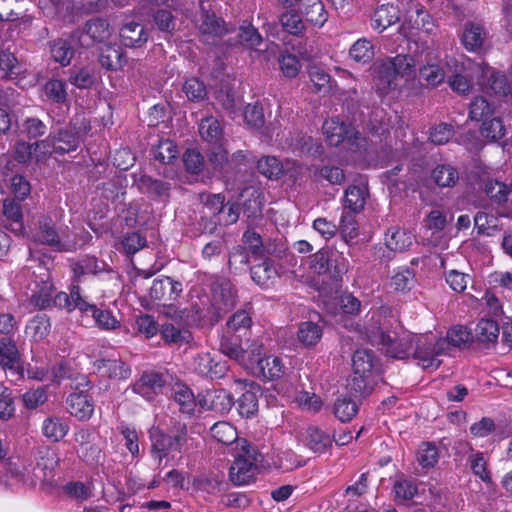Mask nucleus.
I'll list each match as a JSON object with an SVG mask.
<instances>
[{
	"instance_id": "1",
	"label": "nucleus",
	"mask_w": 512,
	"mask_h": 512,
	"mask_svg": "<svg viewBox=\"0 0 512 512\" xmlns=\"http://www.w3.org/2000/svg\"><path fill=\"white\" fill-rule=\"evenodd\" d=\"M472 341L471 331L466 326L456 325L448 330L445 338H439L434 343L431 339L430 342L420 339L414 352V357L424 369H437L441 364L437 356L447 354L450 347L466 348Z\"/></svg>"
},
{
	"instance_id": "18",
	"label": "nucleus",
	"mask_w": 512,
	"mask_h": 512,
	"mask_svg": "<svg viewBox=\"0 0 512 512\" xmlns=\"http://www.w3.org/2000/svg\"><path fill=\"white\" fill-rule=\"evenodd\" d=\"M194 369L201 376L219 379L224 377L228 367L226 362L215 361L210 354H200L194 359Z\"/></svg>"
},
{
	"instance_id": "47",
	"label": "nucleus",
	"mask_w": 512,
	"mask_h": 512,
	"mask_svg": "<svg viewBox=\"0 0 512 512\" xmlns=\"http://www.w3.org/2000/svg\"><path fill=\"white\" fill-rule=\"evenodd\" d=\"M69 426L60 418L50 417L44 420L42 432L48 439L58 442L68 433Z\"/></svg>"
},
{
	"instance_id": "32",
	"label": "nucleus",
	"mask_w": 512,
	"mask_h": 512,
	"mask_svg": "<svg viewBox=\"0 0 512 512\" xmlns=\"http://www.w3.org/2000/svg\"><path fill=\"white\" fill-rule=\"evenodd\" d=\"M279 21L283 30L293 36H302L306 31V25L298 9L286 10L280 15Z\"/></svg>"
},
{
	"instance_id": "56",
	"label": "nucleus",
	"mask_w": 512,
	"mask_h": 512,
	"mask_svg": "<svg viewBox=\"0 0 512 512\" xmlns=\"http://www.w3.org/2000/svg\"><path fill=\"white\" fill-rule=\"evenodd\" d=\"M174 400L179 405V410L184 413L191 415L195 409V398L194 394L187 386L180 385L174 390Z\"/></svg>"
},
{
	"instance_id": "19",
	"label": "nucleus",
	"mask_w": 512,
	"mask_h": 512,
	"mask_svg": "<svg viewBox=\"0 0 512 512\" xmlns=\"http://www.w3.org/2000/svg\"><path fill=\"white\" fill-rule=\"evenodd\" d=\"M35 289L31 295L30 302L39 309H45L51 305L53 284L47 271L40 274L39 280H35Z\"/></svg>"
},
{
	"instance_id": "57",
	"label": "nucleus",
	"mask_w": 512,
	"mask_h": 512,
	"mask_svg": "<svg viewBox=\"0 0 512 512\" xmlns=\"http://www.w3.org/2000/svg\"><path fill=\"white\" fill-rule=\"evenodd\" d=\"M201 211L219 217L225 211V196L223 194H201Z\"/></svg>"
},
{
	"instance_id": "40",
	"label": "nucleus",
	"mask_w": 512,
	"mask_h": 512,
	"mask_svg": "<svg viewBox=\"0 0 512 512\" xmlns=\"http://www.w3.org/2000/svg\"><path fill=\"white\" fill-rule=\"evenodd\" d=\"M422 56L423 51L421 54H417L415 56L408 54H398L387 62L398 75L404 76L411 74L413 67L423 63Z\"/></svg>"
},
{
	"instance_id": "5",
	"label": "nucleus",
	"mask_w": 512,
	"mask_h": 512,
	"mask_svg": "<svg viewBox=\"0 0 512 512\" xmlns=\"http://www.w3.org/2000/svg\"><path fill=\"white\" fill-rule=\"evenodd\" d=\"M310 268L318 275H327L333 281L341 280L347 271L344 257L330 248H322L310 256Z\"/></svg>"
},
{
	"instance_id": "28",
	"label": "nucleus",
	"mask_w": 512,
	"mask_h": 512,
	"mask_svg": "<svg viewBox=\"0 0 512 512\" xmlns=\"http://www.w3.org/2000/svg\"><path fill=\"white\" fill-rule=\"evenodd\" d=\"M37 242L62 250L59 235L55 229L52 219L42 217L38 221V230L34 235Z\"/></svg>"
},
{
	"instance_id": "11",
	"label": "nucleus",
	"mask_w": 512,
	"mask_h": 512,
	"mask_svg": "<svg viewBox=\"0 0 512 512\" xmlns=\"http://www.w3.org/2000/svg\"><path fill=\"white\" fill-rule=\"evenodd\" d=\"M476 72L480 73L477 83L488 93L504 95L508 89L507 79L504 74L494 71L487 65H473Z\"/></svg>"
},
{
	"instance_id": "15",
	"label": "nucleus",
	"mask_w": 512,
	"mask_h": 512,
	"mask_svg": "<svg viewBox=\"0 0 512 512\" xmlns=\"http://www.w3.org/2000/svg\"><path fill=\"white\" fill-rule=\"evenodd\" d=\"M73 297L78 301L76 303L78 310L81 313L90 314L99 328L110 330L119 326V321L110 311L102 310L94 304H89L81 295H78L76 291Z\"/></svg>"
},
{
	"instance_id": "42",
	"label": "nucleus",
	"mask_w": 512,
	"mask_h": 512,
	"mask_svg": "<svg viewBox=\"0 0 512 512\" xmlns=\"http://www.w3.org/2000/svg\"><path fill=\"white\" fill-rule=\"evenodd\" d=\"M367 190L359 186H349L345 191L344 210L360 212L366 203Z\"/></svg>"
},
{
	"instance_id": "16",
	"label": "nucleus",
	"mask_w": 512,
	"mask_h": 512,
	"mask_svg": "<svg viewBox=\"0 0 512 512\" xmlns=\"http://www.w3.org/2000/svg\"><path fill=\"white\" fill-rule=\"evenodd\" d=\"M254 364L251 369L252 373L263 380L274 381L285 373V366L278 356H264L262 360H257Z\"/></svg>"
},
{
	"instance_id": "12",
	"label": "nucleus",
	"mask_w": 512,
	"mask_h": 512,
	"mask_svg": "<svg viewBox=\"0 0 512 512\" xmlns=\"http://www.w3.org/2000/svg\"><path fill=\"white\" fill-rule=\"evenodd\" d=\"M138 190L153 200L166 202L170 198L171 184L142 174L134 180Z\"/></svg>"
},
{
	"instance_id": "22",
	"label": "nucleus",
	"mask_w": 512,
	"mask_h": 512,
	"mask_svg": "<svg viewBox=\"0 0 512 512\" xmlns=\"http://www.w3.org/2000/svg\"><path fill=\"white\" fill-rule=\"evenodd\" d=\"M297 9L313 25L322 27L328 20V13L321 0H300Z\"/></svg>"
},
{
	"instance_id": "41",
	"label": "nucleus",
	"mask_w": 512,
	"mask_h": 512,
	"mask_svg": "<svg viewBox=\"0 0 512 512\" xmlns=\"http://www.w3.org/2000/svg\"><path fill=\"white\" fill-rule=\"evenodd\" d=\"M431 176L439 187H453L459 180L457 169L450 164L437 165Z\"/></svg>"
},
{
	"instance_id": "17",
	"label": "nucleus",
	"mask_w": 512,
	"mask_h": 512,
	"mask_svg": "<svg viewBox=\"0 0 512 512\" xmlns=\"http://www.w3.org/2000/svg\"><path fill=\"white\" fill-rule=\"evenodd\" d=\"M165 382L163 375L156 372H146L133 385V390L145 399L153 400L155 396L162 392Z\"/></svg>"
},
{
	"instance_id": "21",
	"label": "nucleus",
	"mask_w": 512,
	"mask_h": 512,
	"mask_svg": "<svg viewBox=\"0 0 512 512\" xmlns=\"http://www.w3.org/2000/svg\"><path fill=\"white\" fill-rule=\"evenodd\" d=\"M400 20L398 7L392 4H383L375 9L371 16V26L378 32H383L388 27Z\"/></svg>"
},
{
	"instance_id": "20",
	"label": "nucleus",
	"mask_w": 512,
	"mask_h": 512,
	"mask_svg": "<svg viewBox=\"0 0 512 512\" xmlns=\"http://www.w3.org/2000/svg\"><path fill=\"white\" fill-rule=\"evenodd\" d=\"M66 404L68 412L80 420L89 419L94 411V404L84 390L70 394Z\"/></svg>"
},
{
	"instance_id": "10",
	"label": "nucleus",
	"mask_w": 512,
	"mask_h": 512,
	"mask_svg": "<svg viewBox=\"0 0 512 512\" xmlns=\"http://www.w3.org/2000/svg\"><path fill=\"white\" fill-rule=\"evenodd\" d=\"M183 291V284L170 277L155 279L150 288V297L163 306H170Z\"/></svg>"
},
{
	"instance_id": "38",
	"label": "nucleus",
	"mask_w": 512,
	"mask_h": 512,
	"mask_svg": "<svg viewBox=\"0 0 512 512\" xmlns=\"http://www.w3.org/2000/svg\"><path fill=\"white\" fill-rule=\"evenodd\" d=\"M3 214L11 221L10 229L15 233L23 230V214L20 200L7 198L3 202Z\"/></svg>"
},
{
	"instance_id": "51",
	"label": "nucleus",
	"mask_w": 512,
	"mask_h": 512,
	"mask_svg": "<svg viewBox=\"0 0 512 512\" xmlns=\"http://www.w3.org/2000/svg\"><path fill=\"white\" fill-rule=\"evenodd\" d=\"M50 53L56 62L62 66H67L73 58L74 50L69 41L57 39L50 42Z\"/></svg>"
},
{
	"instance_id": "27",
	"label": "nucleus",
	"mask_w": 512,
	"mask_h": 512,
	"mask_svg": "<svg viewBox=\"0 0 512 512\" xmlns=\"http://www.w3.org/2000/svg\"><path fill=\"white\" fill-rule=\"evenodd\" d=\"M350 127V124L340 121L339 118H331L324 121L322 130L328 143L338 146L346 140Z\"/></svg>"
},
{
	"instance_id": "54",
	"label": "nucleus",
	"mask_w": 512,
	"mask_h": 512,
	"mask_svg": "<svg viewBox=\"0 0 512 512\" xmlns=\"http://www.w3.org/2000/svg\"><path fill=\"white\" fill-rule=\"evenodd\" d=\"M419 77L426 86L436 87L447 77L444 68L439 64H427L419 68Z\"/></svg>"
},
{
	"instance_id": "23",
	"label": "nucleus",
	"mask_w": 512,
	"mask_h": 512,
	"mask_svg": "<svg viewBox=\"0 0 512 512\" xmlns=\"http://www.w3.org/2000/svg\"><path fill=\"white\" fill-rule=\"evenodd\" d=\"M58 10L70 13H93L104 9L108 0H51Z\"/></svg>"
},
{
	"instance_id": "49",
	"label": "nucleus",
	"mask_w": 512,
	"mask_h": 512,
	"mask_svg": "<svg viewBox=\"0 0 512 512\" xmlns=\"http://www.w3.org/2000/svg\"><path fill=\"white\" fill-rule=\"evenodd\" d=\"M252 325V319L245 310H238L227 321V332L247 336Z\"/></svg>"
},
{
	"instance_id": "35",
	"label": "nucleus",
	"mask_w": 512,
	"mask_h": 512,
	"mask_svg": "<svg viewBox=\"0 0 512 512\" xmlns=\"http://www.w3.org/2000/svg\"><path fill=\"white\" fill-rule=\"evenodd\" d=\"M98 371L110 378L126 379L131 370L120 359H101L95 362Z\"/></svg>"
},
{
	"instance_id": "48",
	"label": "nucleus",
	"mask_w": 512,
	"mask_h": 512,
	"mask_svg": "<svg viewBox=\"0 0 512 512\" xmlns=\"http://www.w3.org/2000/svg\"><path fill=\"white\" fill-rule=\"evenodd\" d=\"M205 401L209 402V409L220 413L230 411L234 404L232 395L223 389L208 393Z\"/></svg>"
},
{
	"instance_id": "36",
	"label": "nucleus",
	"mask_w": 512,
	"mask_h": 512,
	"mask_svg": "<svg viewBox=\"0 0 512 512\" xmlns=\"http://www.w3.org/2000/svg\"><path fill=\"white\" fill-rule=\"evenodd\" d=\"M376 358L368 349H357L352 356V368L354 374L371 375Z\"/></svg>"
},
{
	"instance_id": "3",
	"label": "nucleus",
	"mask_w": 512,
	"mask_h": 512,
	"mask_svg": "<svg viewBox=\"0 0 512 512\" xmlns=\"http://www.w3.org/2000/svg\"><path fill=\"white\" fill-rule=\"evenodd\" d=\"M420 339L430 342L429 337H418L409 332L398 334L396 331L386 330L383 326L373 334L372 341L381 345L388 356L405 359L412 355L417 360L414 357V352Z\"/></svg>"
},
{
	"instance_id": "13",
	"label": "nucleus",
	"mask_w": 512,
	"mask_h": 512,
	"mask_svg": "<svg viewBox=\"0 0 512 512\" xmlns=\"http://www.w3.org/2000/svg\"><path fill=\"white\" fill-rule=\"evenodd\" d=\"M200 31L207 44L216 45L224 35L231 32V28L214 13L205 12L202 16Z\"/></svg>"
},
{
	"instance_id": "39",
	"label": "nucleus",
	"mask_w": 512,
	"mask_h": 512,
	"mask_svg": "<svg viewBox=\"0 0 512 512\" xmlns=\"http://www.w3.org/2000/svg\"><path fill=\"white\" fill-rule=\"evenodd\" d=\"M499 325L491 319H481L475 329V337L479 343L495 344L499 336Z\"/></svg>"
},
{
	"instance_id": "34",
	"label": "nucleus",
	"mask_w": 512,
	"mask_h": 512,
	"mask_svg": "<svg viewBox=\"0 0 512 512\" xmlns=\"http://www.w3.org/2000/svg\"><path fill=\"white\" fill-rule=\"evenodd\" d=\"M199 134L203 140L213 145L222 143L223 130L219 120L213 116H208L201 120Z\"/></svg>"
},
{
	"instance_id": "26",
	"label": "nucleus",
	"mask_w": 512,
	"mask_h": 512,
	"mask_svg": "<svg viewBox=\"0 0 512 512\" xmlns=\"http://www.w3.org/2000/svg\"><path fill=\"white\" fill-rule=\"evenodd\" d=\"M54 135L56 154L69 153L75 151L79 145L78 130L76 123L70 122L69 128L59 129Z\"/></svg>"
},
{
	"instance_id": "24",
	"label": "nucleus",
	"mask_w": 512,
	"mask_h": 512,
	"mask_svg": "<svg viewBox=\"0 0 512 512\" xmlns=\"http://www.w3.org/2000/svg\"><path fill=\"white\" fill-rule=\"evenodd\" d=\"M127 62L125 52L117 44L105 45L99 55V63L106 70L118 71L124 67Z\"/></svg>"
},
{
	"instance_id": "30",
	"label": "nucleus",
	"mask_w": 512,
	"mask_h": 512,
	"mask_svg": "<svg viewBox=\"0 0 512 512\" xmlns=\"http://www.w3.org/2000/svg\"><path fill=\"white\" fill-rule=\"evenodd\" d=\"M84 34L93 42H104L113 34V28L107 19L95 17L84 25Z\"/></svg>"
},
{
	"instance_id": "9",
	"label": "nucleus",
	"mask_w": 512,
	"mask_h": 512,
	"mask_svg": "<svg viewBox=\"0 0 512 512\" xmlns=\"http://www.w3.org/2000/svg\"><path fill=\"white\" fill-rule=\"evenodd\" d=\"M468 67L464 63H459L456 59H451L446 63L452 73L451 76H447L448 84L451 89L459 94H467L472 88V76L469 73L471 70L476 68L473 65L475 63L468 62Z\"/></svg>"
},
{
	"instance_id": "37",
	"label": "nucleus",
	"mask_w": 512,
	"mask_h": 512,
	"mask_svg": "<svg viewBox=\"0 0 512 512\" xmlns=\"http://www.w3.org/2000/svg\"><path fill=\"white\" fill-rule=\"evenodd\" d=\"M229 45L241 44L247 48H255L262 42V37L258 30L251 24L240 26L235 38L229 37Z\"/></svg>"
},
{
	"instance_id": "52",
	"label": "nucleus",
	"mask_w": 512,
	"mask_h": 512,
	"mask_svg": "<svg viewBox=\"0 0 512 512\" xmlns=\"http://www.w3.org/2000/svg\"><path fill=\"white\" fill-rule=\"evenodd\" d=\"M51 324L45 314H37L27 324L26 331L35 341L43 340L50 332Z\"/></svg>"
},
{
	"instance_id": "25",
	"label": "nucleus",
	"mask_w": 512,
	"mask_h": 512,
	"mask_svg": "<svg viewBox=\"0 0 512 512\" xmlns=\"http://www.w3.org/2000/svg\"><path fill=\"white\" fill-rule=\"evenodd\" d=\"M242 334H234L225 331L223 334L219 350L232 360L239 363H245V351L242 344Z\"/></svg>"
},
{
	"instance_id": "29",
	"label": "nucleus",
	"mask_w": 512,
	"mask_h": 512,
	"mask_svg": "<svg viewBox=\"0 0 512 512\" xmlns=\"http://www.w3.org/2000/svg\"><path fill=\"white\" fill-rule=\"evenodd\" d=\"M258 392H260V386L249 383V388L238 399L237 409L242 417L251 418L258 412Z\"/></svg>"
},
{
	"instance_id": "46",
	"label": "nucleus",
	"mask_w": 512,
	"mask_h": 512,
	"mask_svg": "<svg viewBox=\"0 0 512 512\" xmlns=\"http://www.w3.org/2000/svg\"><path fill=\"white\" fill-rule=\"evenodd\" d=\"M211 435L217 442L224 445H230L236 442L237 446L240 440L238 439L236 428L226 421L215 423L211 427Z\"/></svg>"
},
{
	"instance_id": "50",
	"label": "nucleus",
	"mask_w": 512,
	"mask_h": 512,
	"mask_svg": "<svg viewBox=\"0 0 512 512\" xmlns=\"http://www.w3.org/2000/svg\"><path fill=\"white\" fill-rule=\"evenodd\" d=\"M153 159L161 164H169L176 159L178 150L176 144L169 140H160L158 145L154 146L151 150Z\"/></svg>"
},
{
	"instance_id": "43",
	"label": "nucleus",
	"mask_w": 512,
	"mask_h": 512,
	"mask_svg": "<svg viewBox=\"0 0 512 512\" xmlns=\"http://www.w3.org/2000/svg\"><path fill=\"white\" fill-rule=\"evenodd\" d=\"M398 74L394 71L392 67L388 64V62H383L377 68V76H376V86L377 90L382 94L387 93L391 89H395L396 78Z\"/></svg>"
},
{
	"instance_id": "8",
	"label": "nucleus",
	"mask_w": 512,
	"mask_h": 512,
	"mask_svg": "<svg viewBox=\"0 0 512 512\" xmlns=\"http://www.w3.org/2000/svg\"><path fill=\"white\" fill-rule=\"evenodd\" d=\"M0 367L15 379L23 377L20 352L16 342L9 337L0 339Z\"/></svg>"
},
{
	"instance_id": "33",
	"label": "nucleus",
	"mask_w": 512,
	"mask_h": 512,
	"mask_svg": "<svg viewBox=\"0 0 512 512\" xmlns=\"http://www.w3.org/2000/svg\"><path fill=\"white\" fill-rule=\"evenodd\" d=\"M252 280L259 286L268 287L277 277V270L269 258L250 268Z\"/></svg>"
},
{
	"instance_id": "61",
	"label": "nucleus",
	"mask_w": 512,
	"mask_h": 512,
	"mask_svg": "<svg viewBox=\"0 0 512 512\" xmlns=\"http://www.w3.org/2000/svg\"><path fill=\"white\" fill-rule=\"evenodd\" d=\"M486 195L495 203L501 204L509 200V186L497 180H488L484 184Z\"/></svg>"
},
{
	"instance_id": "45",
	"label": "nucleus",
	"mask_w": 512,
	"mask_h": 512,
	"mask_svg": "<svg viewBox=\"0 0 512 512\" xmlns=\"http://www.w3.org/2000/svg\"><path fill=\"white\" fill-rule=\"evenodd\" d=\"M494 113L495 107L482 96L475 97L469 105V116L475 121L484 123L485 120L492 118Z\"/></svg>"
},
{
	"instance_id": "14",
	"label": "nucleus",
	"mask_w": 512,
	"mask_h": 512,
	"mask_svg": "<svg viewBox=\"0 0 512 512\" xmlns=\"http://www.w3.org/2000/svg\"><path fill=\"white\" fill-rule=\"evenodd\" d=\"M149 32L145 26L136 21H127L119 29V38L123 46L127 48H141L149 39Z\"/></svg>"
},
{
	"instance_id": "2",
	"label": "nucleus",
	"mask_w": 512,
	"mask_h": 512,
	"mask_svg": "<svg viewBox=\"0 0 512 512\" xmlns=\"http://www.w3.org/2000/svg\"><path fill=\"white\" fill-rule=\"evenodd\" d=\"M264 456L245 439L239 440L234 461L229 469V478L235 485H246L255 480Z\"/></svg>"
},
{
	"instance_id": "44",
	"label": "nucleus",
	"mask_w": 512,
	"mask_h": 512,
	"mask_svg": "<svg viewBox=\"0 0 512 512\" xmlns=\"http://www.w3.org/2000/svg\"><path fill=\"white\" fill-rule=\"evenodd\" d=\"M257 170L271 180H277L284 174L283 164L275 156L261 157L257 162Z\"/></svg>"
},
{
	"instance_id": "6",
	"label": "nucleus",
	"mask_w": 512,
	"mask_h": 512,
	"mask_svg": "<svg viewBox=\"0 0 512 512\" xmlns=\"http://www.w3.org/2000/svg\"><path fill=\"white\" fill-rule=\"evenodd\" d=\"M460 40L467 51L478 54L485 53L491 45L489 32L481 22H465Z\"/></svg>"
},
{
	"instance_id": "4",
	"label": "nucleus",
	"mask_w": 512,
	"mask_h": 512,
	"mask_svg": "<svg viewBox=\"0 0 512 512\" xmlns=\"http://www.w3.org/2000/svg\"><path fill=\"white\" fill-rule=\"evenodd\" d=\"M151 454L160 464L170 452H181L188 441L187 425L176 422L168 432L159 428L150 430Z\"/></svg>"
},
{
	"instance_id": "64",
	"label": "nucleus",
	"mask_w": 512,
	"mask_h": 512,
	"mask_svg": "<svg viewBox=\"0 0 512 512\" xmlns=\"http://www.w3.org/2000/svg\"><path fill=\"white\" fill-rule=\"evenodd\" d=\"M208 161L213 169L226 177L228 151L223 147L222 143L214 145L208 154Z\"/></svg>"
},
{
	"instance_id": "53",
	"label": "nucleus",
	"mask_w": 512,
	"mask_h": 512,
	"mask_svg": "<svg viewBox=\"0 0 512 512\" xmlns=\"http://www.w3.org/2000/svg\"><path fill=\"white\" fill-rule=\"evenodd\" d=\"M297 337L304 346H314L322 337V328L312 321L303 322L299 327Z\"/></svg>"
},
{
	"instance_id": "55",
	"label": "nucleus",
	"mask_w": 512,
	"mask_h": 512,
	"mask_svg": "<svg viewBox=\"0 0 512 512\" xmlns=\"http://www.w3.org/2000/svg\"><path fill=\"white\" fill-rule=\"evenodd\" d=\"M505 132L506 129L503 121L498 116H493L489 120H485L480 129L481 135L491 142L498 141L504 137Z\"/></svg>"
},
{
	"instance_id": "7",
	"label": "nucleus",
	"mask_w": 512,
	"mask_h": 512,
	"mask_svg": "<svg viewBox=\"0 0 512 512\" xmlns=\"http://www.w3.org/2000/svg\"><path fill=\"white\" fill-rule=\"evenodd\" d=\"M213 307L215 310L214 322H218L237 303V291L227 279H221L212 285Z\"/></svg>"
},
{
	"instance_id": "60",
	"label": "nucleus",
	"mask_w": 512,
	"mask_h": 512,
	"mask_svg": "<svg viewBox=\"0 0 512 512\" xmlns=\"http://www.w3.org/2000/svg\"><path fill=\"white\" fill-rule=\"evenodd\" d=\"M69 82L74 86L87 89L93 86L95 83L94 73L89 68L85 67H74L69 71Z\"/></svg>"
},
{
	"instance_id": "58",
	"label": "nucleus",
	"mask_w": 512,
	"mask_h": 512,
	"mask_svg": "<svg viewBox=\"0 0 512 512\" xmlns=\"http://www.w3.org/2000/svg\"><path fill=\"white\" fill-rule=\"evenodd\" d=\"M349 55L355 62L367 63L374 56L373 45L367 39H359L350 48Z\"/></svg>"
},
{
	"instance_id": "62",
	"label": "nucleus",
	"mask_w": 512,
	"mask_h": 512,
	"mask_svg": "<svg viewBox=\"0 0 512 512\" xmlns=\"http://www.w3.org/2000/svg\"><path fill=\"white\" fill-rule=\"evenodd\" d=\"M337 226L346 243L358 236V225L354 213L351 211H343L340 223Z\"/></svg>"
},
{
	"instance_id": "63",
	"label": "nucleus",
	"mask_w": 512,
	"mask_h": 512,
	"mask_svg": "<svg viewBox=\"0 0 512 512\" xmlns=\"http://www.w3.org/2000/svg\"><path fill=\"white\" fill-rule=\"evenodd\" d=\"M162 338L169 344H182L189 341L190 334L171 323H164L160 330Z\"/></svg>"
},
{
	"instance_id": "59",
	"label": "nucleus",
	"mask_w": 512,
	"mask_h": 512,
	"mask_svg": "<svg viewBox=\"0 0 512 512\" xmlns=\"http://www.w3.org/2000/svg\"><path fill=\"white\" fill-rule=\"evenodd\" d=\"M357 412L358 405L346 397L338 398L333 406V413L341 422L352 420Z\"/></svg>"
},
{
	"instance_id": "31",
	"label": "nucleus",
	"mask_w": 512,
	"mask_h": 512,
	"mask_svg": "<svg viewBox=\"0 0 512 512\" xmlns=\"http://www.w3.org/2000/svg\"><path fill=\"white\" fill-rule=\"evenodd\" d=\"M306 446L315 453H323L332 446V437L317 426L306 430Z\"/></svg>"
}]
</instances>
